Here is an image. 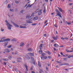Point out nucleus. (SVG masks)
I'll return each instance as SVG.
<instances>
[{
  "mask_svg": "<svg viewBox=\"0 0 73 73\" xmlns=\"http://www.w3.org/2000/svg\"><path fill=\"white\" fill-rule=\"evenodd\" d=\"M33 17V15L32 14L31 16H30V15L28 14L26 16V19H28L29 20H26V22L27 23H32V22H31L32 21L31 19Z\"/></svg>",
  "mask_w": 73,
  "mask_h": 73,
  "instance_id": "1",
  "label": "nucleus"
},
{
  "mask_svg": "<svg viewBox=\"0 0 73 73\" xmlns=\"http://www.w3.org/2000/svg\"><path fill=\"white\" fill-rule=\"evenodd\" d=\"M55 11L56 12H58V13H56V15H55V16H58L60 18H62V16L61 15V13H60V12L58 11V10L56 9Z\"/></svg>",
  "mask_w": 73,
  "mask_h": 73,
  "instance_id": "2",
  "label": "nucleus"
},
{
  "mask_svg": "<svg viewBox=\"0 0 73 73\" xmlns=\"http://www.w3.org/2000/svg\"><path fill=\"white\" fill-rule=\"evenodd\" d=\"M5 21L7 23V26L8 29H11V27H12V26L10 24H9L8 22V21L7 20H6Z\"/></svg>",
  "mask_w": 73,
  "mask_h": 73,
  "instance_id": "3",
  "label": "nucleus"
},
{
  "mask_svg": "<svg viewBox=\"0 0 73 73\" xmlns=\"http://www.w3.org/2000/svg\"><path fill=\"white\" fill-rule=\"evenodd\" d=\"M41 11H42V10H39V9H38L36 10V13H37L38 12H39L38 13V15H40L42 13L41 12Z\"/></svg>",
  "mask_w": 73,
  "mask_h": 73,
  "instance_id": "4",
  "label": "nucleus"
},
{
  "mask_svg": "<svg viewBox=\"0 0 73 73\" xmlns=\"http://www.w3.org/2000/svg\"><path fill=\"white\" fill-rule=\"evenodd\" d=\"M11 40L9 38H7L6 39H5L3 40H0V42H5V41H10Z\"/></svg>",
  "mask_w": 73,
  "mask_h": 73,
  "instance_id": "5",
  "label": "nucleus"
},
{
  "mask_svg": "<svg viewBox=\"0 0 73 73\" xmlns=\"http://www.w3.org/2000/svg\"><path fill=\"white\" fill-rule=\"evenodd\" d=\"M24 65H25V67L26 69V71L28 72V66H27V64H25Z\"/></svg>",
  "mask_w": 73,
  "mask_h": 73,
  "instance_id": "6",
  "label": "nucleus"
},
{
  "mask_svg": "<svg viewBox=\"0 0 73 73\" xmlns=\"http://www.w3.org/2000/svg\"><path fill=\"white\" fill-rule=\"evenodd\" d=\"M29 55V56H33V57H35V56L34 55V54H33L32 53H27Z\"/></svg>",
  "mask_w": 73,
  "mask_h": 73,
  "instance_id": "7",
  "label": "nucleus"
},
{
  "mask_svg": "<svg viewBox=\"0 0 73 73\" xmlns=\"http://www.w3.org/2000/svg\"><path fill=\"white\" fill-rule=\"evenodd\" d=\"M38 65L39 67H40V68H41V63L40 62L38 61Z\"/></svg>",
  "mask_w": 73,
  "mask_h": 73,
  "instance_id": "8",
  "label": "nucleus"
},
{
  "mask_svg": "<svg viewBox=\"0 0 73 73\" xmlns=\"http://www.w3.org/2000/svg\"><path fill=\"white\" fill-rule=\"evenodd\" d=\"M31 60L33 61V64L34 65H35V60H34V59H33V58H31Z\"/></svg>",
  "mask_w": 73,
  "mask_h": 73,
  "instance_id": "9",
  "label": "nucleus"
},
{
  "mask_svg": "<svg viewBox=\"0 0 73 73\" xmlns=\"http://www.w3.org/2000/svg\"><path fill=\"white\" fill-rule=\"evenodd\" d=\"M5 52H7V53H9V52H10V50H9L7 48L5 49Z\"/></svg>",
  "mask_w": 73,
  "mask_h": 73,
  "instance_id": "10",
  "label": "nucleus"
},
{
  "mask_svg": "<svg viewBox=\"0 0 73 73\" xmlns=\"http://www.w3.org/2000/svg\"><path fill=\"white\" fill-rule=\"evenodd\" d=\"M58 9L59 11L61 12H64V11L62 10V9L60 8L59 7H58Z\"/></svg>",
  "mask_w": 73,
  "mask_h": 73,
  "instance_id": "11",
  "label": "nucleus"
},
{
  "mask_svg": "<svg viewBox=\"0 0 73 73\" xmlns=\"http://www.w3.org/2000/svg\"><path fill=\"white\" fill-rule=\"evenodd\" d=\"M38 17H34L33 20H38Z\"/></svg>",
  "mask_w": 73,
  "mask_h": 73,
  "instance_id": "12",
  "label": "nucleus"
},
{
  "mask_svg": "<svg viewBox=\"0 0 73 73\" xmlns=\"http://www.w3.org/2000/svg\"><path fill=\"white\" fill-rule=\"evenodd\" d=\"M28 51H29V52H32L33 51V49L31 48H29L27 50Z\"/></svg>",
  "mask_w": 73,
  "mask_h": 73,
  "instance_id": "13",
  "label": "nucleus"
},
{
  "mask_svg": "<svg viewBox=\"0 0 73 73\" xmlns=\"http://www.w3.org/2000/svg\"><path fill=\"white\" fill-rule=\"evenodd\" d=\"M66 51L67 52H73V50L69 51V50H68V49H66Z\"/></svg>",
  "mask_w": 73,
  "mask_h": 73,
  "instance_id": "14",
  "label": "nucleus"
},
{
  "mask_svg": "<svg viewBox=\"0 0 73 73\" xmlns=\"http://www.w3.org/2000/svg\"><path fill=\"white\" fill-rule=\"evenodd\" d=\"M13 24H14V25H15V27H19V26L17 25V24H15L14 23H13Z\"/></svg>",
  "mask_w": 73,
  "mask_h": 73,
  "instance_id": "15",
  "label": "nucleus"
},
{
  "mask_svg": "<svg viewBox=\"0 0 73 73\" xmlns=\"http://www.w3.org/2000/svg\"><path fill=\"white\" fill-rule=\"evenodd\" d=\"M46 53H48V55H50L51 54V53L49 51H47L46 52Z\"/></svg>",
  "mask_w": 73,
  "mask_h": 73,
  "instance_id": "16",
  "label": "nucleus"
},
{
  "mask_svg": "<svg viewBox=\"0 0 73 73\" xmlns=\"http://www.w3.org/2000/svg\"><path fill=\"white\" fill-rule=\"evenodd\" d=\"M3 60H4V61H7L8 60V59L7 58H3L2 59Z\"/></svg>",
  "mask_w": 73,
  "mask_h": 73,
  "instance_id": "17",
  "label": "nucleus"
},
{
  "mask_svg": "<svg viewBox=\"0 0 73 73\" xmlns=\"http://www.w3.org/2000/svg\"><path fill=\"white\" fill-rule=\"evenodd\" d=\"M20 59H21V58H17V62H20L21 61H20V60H20Z\"/></svg>",
  "mask_w": 73,
  "mask_h": 73,
  "instance_id": "18",
  "label": "nucleus"
},
{
  "mask_svg": "<svg viewBox=\"0 0 73 73\" xmlns=\"http://www.w3.org/2000/svg\"><path fill=\"white\" fill-rule=\"evenodd\" d=\"M20 28H27V27L25 26V27H23V26H20Z\"/></svg>",
  "mask_w": 73,
  "mask_h": 73,
  "instance_id": "19",
  "label": "nucleus"
},
{
  "mask_svg": "<svg viewBox=\"0 0 73 73\" xmlns=\"http://www.w3.org/2000/svg\"><path fill=\"white\" fill-rule=\"evenodd\" d=\"M54 46L55 47H57L58 45L57 44H54Z\"/></svg>",
  "mask_w": 73,
  "mask_h": 73,
  "instance_id": "20",
  "label": "nucleus"
},
{
  "mask_svg": "<svg viewBox=\"0 0 73 73\" xmlns=\"http://www.w3.org/2000/svg\"><path fill=\"white\" fill-rule=\"evenodd\" d=\"M39 70V73H42V72H43V71H42V70L41 69H40Z\"/></svg>",
  "mask_w": 73,
  "mask_h": 73,
  "instance_id": "21",
  "label": "nucleus"
},
{
  "mask_svg": "<svg viewBox=\"0 0 73 73\" xmlns=\"http://www.w3.org/2000/svg\"><path fill=\"white\" fill-rule=\"evenodd\" d=\"M24 43L23 42L21 43L20 44V46H23L24 45Z\"/></svg>",
  "mask_w": 73,
  "mask_h": 73,
  "instance_id": "22",
  "label": "nucleus"
},
{
  "mask_svg": "<svg viewBox=\"0 0 73 73\" xmlns=\"http://www.w3.org/2000/svg\"><path fill=\"white\" fill-rule=\"evenodd\" d=\"M64 65H69V64L67 63H65L64 64Z\"/></svg>",
  "mask_w": 73,
  "mask_h": 73,
  "instance_id": "23",
  "label": "nucleus"
},
{
  "mask_svg": "<svg viewBox=\"0 0 73 73\" xmlns=\"http://www.w3.org/2000/svg\"><path fill=\"white\" fill-rule=\"evenodd\" d=\"M53 38L54 40H55V41H56L57 40V39L55 37H52Z\"/></svg>",
  "mask_w": 73,
  "mask_h": 73,
  "instance_id": "24",
  "label": "nucleus"
},
{
  "mask_svg": "<svg viewBox=\"0 0 73 73\" xmlns=\"http://www.w3.org/2000/svg\"><path fill=\"white\" fill-rule=\"evenodd\" d=\"M46 55V54H45V53H43L42 54V56H43V57H44V56H45V55Z\"/></svg>",
  "mask_w": 73,
  "mask_h": 73,
  "instance_id": "25",
  "label": "nucleus"
},
{
  "mask_svg": "<svg viewBox=\"0 0 73 73\" xmlns=\"http://www.w3.org/2000/svg\"><path fill=\"white\" fill-rule=\"evenodd\" d=\"M39 53H40V54H41V53H42V50H39Z\"/></svg>",
  "mask_w": 73,
  "mask_h": 73,
  "instance_id": "26",
  "label": "nucleus"
},
{
  "mask_svg": "<svg viewBox=\"0 0 73 73\" xmlns=\"http://www.w3.org/2000/svg\"><path fill=\"white\" fill-rule=\"evenodd\" d=\"M7 7L9 8H11V5L10 4L8 5L7 6Z\"/></svg>",
  "mask_w": 73,
  "mask_h": 73,
  "instance_id": "27",
  "label": "nucleus"
},
{
  "mask_svg": "<svg viewBox=\"0 0 73 73\" xmlns=\"http://www.w3.org/2000/svg\"><path fill=\"white\" fill-rule=\"evenodd\" d=\"M66 23L68 25H69L70 24H71V23H68L67 21L66 22Z\"/></svg>",
  "mask_w": 73,
  "mask_h": 73,
  "instance_id": "28",
  "label": "nucleus"
},
{
  "mask_svg": "<svg viewBox=\"0 0 73 73\" xmlns=\"http://www.w3.org/2000/svg\"><path fill=\"white\" fill-rule=\"evenodd\" d=\"M44 59L46 60V59H47V58H48V57L46 56H44Z\"/></svg>",
  "mask_w": 73,
  "mask_h": 73,
  "instance_id": "29",
  "label": "nucleus"
},
{
  "mask_svg": "<svg viewBox=\"0 0 73 73\" xmlns=\"http://www.w3.org/2000/svg\"><path fill=\"white\" fill-rule=\"evenodd\" d=\"M7 45H8V42H7L6 43H5L4 46H7Z\"/></svg>",
  "mask_w": 73,
  "mask_h": 73,
  "instance_id": "30",
  "label": "nucleus"
},
{
  "mask_svg": "<svg viewBox=\"0 0 73 73\" xmlns=\"http://www.w3.org/2000/svg\"><path fill=\"white\" fill-rule=\"evenodd\" d=\"M11 47H12L11 45L9 46H7L8 48H11Z\"/></svg>",
  "mask_w": 73,
  "mask_h": 73,
  "instance_id": "31",
  "label": "nucleus"
},
{
  "mask_svg": "<svg viewBox=\"0 0 73 73\" xmlns=\"http://www.w3.org/2000/svg\"><path fill=\"white\" fill-rule=\"evenodd\" d=\"M73 3H69L68 5H69V6H70V5H73Z\"/></svg>",
  "mask_w": 73,
  "mask_h": 73,
  "instance_id": "32",
  "label": "nucleus"
},
{
  "mask_svg": "<svg viewBox=\"0 0 73 73\" xmlns=\"http://www.w3.org/2000/svg\"><path fill=\"white\" fill-rule=\"evenodd\" d=\"M70 57H72V55H69L68 56V58H70Z\"/></svg>",
  "mask_w": 73,
  "mask_h": 73,
  "instance_id": "33",
  "label": "nucleus"
},
{
  "mask_svg": "<svg viewBox=\"0 0 73 73\" xmlns=\"http://www.w3.org/2000/svg\"><path fill=\"white\" fill-rule=\"evenodd\" d=\"M59 65L60 66H62V65H64V64H59Z\"/></svg>",
  "mask_w": 73,
  "mask_h": 73,
  "instance_id": "34",
  "label": "nucleus"
},
{
  "mask_svg": "<svg viewBox=\"0 0 73 73\" xmlns=\"http://www.w3.org/2000/svg\"><path fill=\"white\" fill-rule=\"evenodd\" d=\"M42 46H43L42 44H40V46H39V47H42Z\"/></svg>",
  "mask_w": 73,
  "mask_h": 73,
  "instance_id": "35",
  "label": "nucleus"
},
{
  "mask_svg": "<svg viewBox=\"0 0 73 73\" xmlns=\"http://www.w3.org/2000/svg\"><path fill=\"white\" fill-rule=\"evenodd\" d=\"M56 62H57V63H61V62H60V61H56Z\"/></svg>",
  "mask_w": 73,
  "mask_h": 73,
  "instance_id": "36",
  "label": "nucleus"
},
{
  "mask_svg": "<svg viewBox=\"0 0 73 73\" xmlns=\"http://www.w3.org/2000/svg\"><path fill=\"white\" fill-rule=\"evenodd\" d=\"M63 59L64 60H66V61L67 60H68V59L66 58H63Z\"/></svg>",
  "mask_w": 73,
  "mask_h": 73,
  "instance_id": "37",
  "label": "nucleus"
},
{
  "mask_svg": "<svg viewBox=\"0 0 73 73\" xmlns=\"http://www.w3.org/2000/svg\"><path fill=\"white\" fill-rule=\"evenodd\" d=\"M61 38L62 40H64V39H65V38L62 37H61Z\"/></svg>",
  "mask_w": 73,
  "mask_h": 73,
  "instance_id": "38",
  "label": "nucleus"
},
{
  "mask_svg": "<svg viewBox=\"0 0 73 73\" xmlns=\"http://www.w3.org/2000/svg\"><path fill=\"white\" fill-rule=\"evenodd\" d=\"M45 12H46V9H44L43 11V12H44V13H45Z\"/></svg>",
  "mask_w": 73,
  "mask_h": 73,
  "instance_id": "39",
  "label": "nucleus"
},
{
  "mask_svg": "<svg viewBox=\"0 0 73 73\" xmlns=\"http://www.w3.org/2000/svg\"><path fill=\"white\" fill-rule=\"evenodd\" d=\"M46 70H47V71H48V67H46Z\"/></svg>",
  "mask_w": 73,
  "mask_h": 73,
  "instance_id": "40",
  "label": "nucleus"
},
{
  "mask_svg": "<svg viewBox=\"0 0 73 73\" xmlns=\"http://www.w3.org/2000/svg\"><path fill=\"white\" fill-rule=\"evenodd\" d=\"M32 25H37V24L36 23L32 24Z\"/></svg>",
  "mask_w": 73,
  "mask_h": 73,
  "instance_id": "41",
  "label": "nucleus"
},
{
  "mask_svg": "<svg viewBox=\"0 0 73 73\" xmlns=\"http://www.w3.org/2000/svg\"><path fill=\"white\" fill-rule=\"evenodd\" d=\"M48 58H49V59H50V58H52V57H51V56H48Z\"/></svg>",
  "mask_w": 73,
  "mask_h": 73,
  "instance_id": "42",
  "label": "nucleus"
},
{
  "mask_svg": "<svg viewBox=\"0 0 73 73\" xmlns=\"http://www.w3.org/2000/svg\"><path fill=\"white\" fill-rule=\"evenodd\" d=\"M15 40H16V39L14 38V39H12L11 41H15Z\"/></svg>",
  "mask_w": 73,
  "mask_h": 73,
  "instance_id": "43",
  "label": "nucleus"
},
{
  "mask_svg": "<svg viewBox=\"0 0 73 73\" xmlns=\"http://www.w3.org/2000/svg\"><path fill=\"white\" fill-rule=\"evenodd\" d=\"M30 7V4H29L28 6H27L26 7V8H28V7Z\"/></svg>",
  "mask_w": 73,
  "mask_h": 73,
  "instance_id": "44",
  "label": "nucleus"
},
{
  "mask_svg": "<svg viewBox=\"0 0 73 73\" xmlns=\"http://www.w3.org/2000/svg\"><path fill=\"white\" fill-rule=\"evenodd\" d=\"M9 58L10 59V60H11V59H12V57L10 56L9 57Z\"/></svg>",
  "mask_w": 73,
  "mask_h": 73,
  "instance_id": "45",
  "label": "nucleus"
},
{
  "mask_svg": "<svg viewBox=\"0 0 73 73\" xmlns=\"http://www.w3.org/2000/svg\"><path fill=\"white\" fill-rule=\"evenodd\" d=\"M41 60H44V56H43V57H41Z\"/></svg>",
  "mask_w": 73,
  "mask_h": 73,
  "instance_id": "46",
  "label": "nucleus"
},
{
  "mask_svg": "<svg viewBox=\"0 0 73 73\" xmlns=\"http://www.w3.org/2000/svg\"><path fill=\"white\" fill-rule=\"evenodd\" d=\"M54 41V40H51V43H52V42H53Z\"/></svg>",
  "mask_w": 73,
  "mask_h": 73,
  "instance_id": "47",
  "label": "nucleus"
},
{
  "mask_svg": "<svg viewBox=\"0 0 73 73\" xmlns=\"http://www.w3.org/2000/svg\"><path fill=\"white\" fill-rule=\"evenodd\" d=\"M15 3H19V1H15Z\"/></svg>",
  "mask_w": 73,
  "mask_h": 73,
  "instance_id": "48",
  "label": "nucleus"
},
{
  "mask_svg": "<svg viewBox=\"0 0 73 73\" xmlns=\"http://www.w3.org/2000/svg\"><path fill=\"white\" fill-rule=\"evenodd\" d=\"M54 50H55L56 51V50H57L55 48H54Z\"/></svg>",
  "mask_w": 73,
  "mask_h": 73,
  "instance_id": "49",
  "label": "nucleus"
},
{
  "mask_svg": "<svg viewBox=\"0 0 73 73\" xmlns=\"http://www.w3.org/2000/svg\"><path fill=\"white\" fill-rule=\"evenodd\" d=\"M72 36H73V34H72V33H71V36H70V37H72Z\"/></svg>",
  "mask_w": 73,
  "mask_h": 73,
  "instance_id": "50",
  "label": "nucleus"
},
{
  "mask_svg": "<svg viewBox=\"0 0 73 73\" xmlns=\"http://www.w3.org/2000/svg\"><path fill=\"white\" fill-rule=\"evenodd\" d=\"M55 38H56V39L57 40V38H58V36H56Z\"/></svg>",
  "mask_w": 73,
  "mask_h": 73,
  "instance_id": "51",
  "label": "nucleus"
},
{
  "mask_svg": "<svg viewBox=\"0 0 73 73\" xmlns=\"http://www.w3.org/2000/svg\"><path fill=\"white\" fill-rule=\"evenodd\" d=\"M17 52L16 51V52H15V54H17Z\"/></svg>",
  "mask_w": 73,
  "mask_h": 73,
  "instance_id": "52",
  "label": "nucleus"
},
{
  "mask_svg": "<svg viewBox=\"0 0 73 73\" xmlns=\"http://www.w3.org/2000/svg\"><path fill=\"white\" fill-rule=\"evenodd\" d=\"M4 38H5V37H3L2 38H1V40H3V39H4Z\"/></svg>",
  "mask_w": 73,
  "mask_h": 73,
  "instance_id": "53",
  "label": "nucleus"
},
{
  "mask_svg": "<svg viewBox=\"0 0 73 73\" xmlns=\"http://www.w3.org/2000/svg\"><path fill=\"white\" fill-rule=\"evenodd\" d=\"M3 63H4V65H7V64H6V63H5V62H4Z\"/></svg>",
  "mask_w": 73,
  "mask_h": 73,
  "instance_id": "54",
  "label": "nucleus"
},
{
  "mask_svg": "<svg viewBox=\"0 0 73 73\" xmlns=\"http://www.w3.org/2000/svg\"><path fill=\"white\" fill-rule=\"evenodd\" d=\"M44 37H46V34H45L44 35Z\"/></svg>",
  "mask_w": 73,
  "mask_h": 73,
  "instance_id": "55",
  "label": "nucleus"
},
{
  "mask_svg": "<svg viewBox=\"0 0 73 73\" xmlns=\"http://www.w3.org/2000/svg\"><path fill=\"white\" fill-rule=\"evenodd\" d=\"M39 48L40 50H42V48H42V47H39Z\"/></svg>",
  "mask_w": 73,
  "mask_h": 73,
  "instance_id": "56",
  "label": "nucleus"
},
{
  "mask_svg": "<svg viewBox=\"0 0 73 73\" xmlns=\"http://www.w3.org/2000/svg\"><path fill=\"white\" fill-rule=\"evenodd\" d=\"M48 23L46 24L45 25H44V27L45 26H46L47 25H48Z\"/></svg>",
  "mask_w": 73,
  "mask_h": 73,
  "instance_id": "57",
  "label": "nucleus"
},
{
  "mask_svg": "<svg viewBox=\"0 0 73 73\" xmlns=\"http://www.w3.org/2000/svg\"><path fill=\"white\" fill-rule=\"evenodd\" d=\"M64 39H66V40H68V38L67 37L65 38H64Z\"/></svg>",
  "mask_w": 73,
  "mask_h": 73,
  "instance_id": "58",
  "label": "nucleus"
},
{
  "mask_svg": "<svg viewBox=\"0 0 73 73\" xmlns=\"http://www.w3.org/2000/svg\"><path fill=\"white\" fill-rule=\"evenodd\" d=\"M4 29H1V31L2 32H3V31H4Z\"/></svg>",
  "mask_w": 73,
  "mask_h": 73,
  "instance_id": "59",
  "label": "nucleus"
},
{
  "mask_svg": "<svg viewBox=\"0 0 73 73\" xmlns=\"http://www.w3.org/2000/svg\"><path fill=\"white\" fill-rule=\"evenodd\" d=\"M31 73H35V72L33 71H31Z\"/></svg>",
  "mask_w": 73,
  "mask_h": 73,
  "instance_id": "60",
  "label": "nucleus"
},
{
  "mask_svg": "<svg viewBox=\"0 0 73 73\" xmlns=\"http://www.w3.org/2000/svg\"><path fill=\"white\" fill-rule=\"evenodd\" d=\"M15 71H17V68H15Z\"/></svg>",
  "mask_w": 73,
  "mask_h": 73,
  "instance_id": "61",
  "label": "nucleus"
},
{
  "mask_svg": "<svg viewBox=\"0 0 73 73\" xmlns=\"http://www.w3.org/2000/svg\"><path fill=\"white\" fill-rule=\"evenodd\" d=\"M46 22H47V20L46 21L44 22V24H46Z\"/></svg>",
  "mask_w": 73,
  "mask_h": 73,
  "instance_id": "62",
  "label": "nucleus"
},
{
  "mask_svg": "<svg viewBox=\"0 0 73 73\" xmlns=\"http://www.w3.org/2000/svg\"><path fill=\"white\" fill-rule=\"evenodd\" d=\"M45 1L47 2L48 1V0H45Z\"/></svg>",
  "mask_w": 73,
  "mask_h": 73,
  "instance_id": "63",
  "label": "nucleus"
},
{
  "mask_svg": "<svg viewBox=\"0 0 73 73\" xmlns=\"http://www.w3.org/2000/svg\"><path fill=\"white\" fill-rule=\"evenodd\" d=\"M56 34H58V32L57 31H56Z\"/></svg>",
  "mask_w": 73,
  "mask_h": 73,
  "instance_id": "64",
  "label": "nucleus"
}]
</instances>
